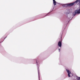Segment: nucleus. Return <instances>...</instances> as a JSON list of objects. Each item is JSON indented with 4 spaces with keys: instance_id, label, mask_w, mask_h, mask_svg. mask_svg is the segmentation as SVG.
Here are the masks:
<instances>
[{
    "instance_id": "7",
    "label": "nucleus",
    "mask_w": 80,
    "mask_h": 80,
    "mask_svg": "<svg viewBox=\"0 0 80 80\" xmlns=\"http://www.w3.org/2000/svg\"><path fill=\"white\" fill-rule=\"evenodd\" d=\"M59 52H60V49H59Z\"/></svg>"
},
{
    "instance_id": "1",
    "label": "nucleus",
    "mask_w": 80,
    "mask_h": 80,
    "mask_svg": "<svg viewBox=\"0 0 80 80\" xmlns=\"http://www.w3.org/2000/svg\"><path fill=\"white\" fill-rule=\"evenodd\" d=\"M75 3H77L78 5H80V0H77L75 2H73L72 3L68 4H66V5L68 6V7H71V6H73Z\"/></svg>"
},
{
    "instance_id": "4",
    "label": "nucleus",
    "mask_w": 80,
    "mask_h": 80,
    "mask_svg": "<svg viewBox=\"0 0 80 80\" xmlns=\"http://www.w3.org/2000/svg\"><path fill=\"white\" fill-rule=\"evenodd\" d=\"M58 45L61 48V47H62V42L60 41L58 43Z\"/></svg>"
},
{
    "instance_id": "2",
    "label": "nucleus",
    "mask_w": 80,
    "mask_h": 80,
    "mask_svg": "<svg viewBox=\"0 0 80 80\" xmlns=\"http://www.w3.org/2000/svg\"><path fill=\"white\" fill-rule=\"evenodd\" d=\"M67 72L68 73V75L69 77H72L73 76V75L71 73V72L69 71V70H68L66 69Z\"/></svg>"
},
{
    "instance_id": "5",
    "label": "nucleus",
    "mask_w": 80,
    "mask_h": 80,
    "mask_svg": "<svg viewBox=\"0 0 80 80\" xmlns=\"http://www.w3.org/2000/svg\"><path fill=\"white\" fill-rule=\"evenodd\" d=\"M53 3L54 5H57V3H56V1L55 0H53Z\"/></svg>"
},
{
    "instance_id": "3",
    "label": "nucleus",
    "mask_w": 80,
    "mask_h": 80,
    "mask_svg": "<svg viewBox=\"0 0 80 80\" xmlns=\"http://www.w3.org/2000/svg\"><path fill=\"white\" fill-rule=\"evenodd\" d=\"M76 13L77 14H79V13H80V10H77L75 11Z\"/></svg>"
},
{
    "instance_id": "6",
    "label": "nucleus",
    "mask_w": 80,
    "mask_h": 80,
    "mask_svg": "<svg viewBox=\"0 0 80 80\" xmlns=\"http://www.w3.org/2000/svg\"><path fill=\"white\" fill-rule=\"evenodd\" d=\"M78 80H80V77H78Z\"/></svg>"
}]
</instances>
